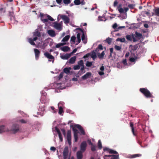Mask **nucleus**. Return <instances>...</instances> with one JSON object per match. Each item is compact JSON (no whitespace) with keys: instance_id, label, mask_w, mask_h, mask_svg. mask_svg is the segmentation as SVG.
<instances>
[{"instance_id":"nucleus-1","label":"nucleus","mask_w":159,"mask_h":159,"mask_svg":"<svg viewBox=\"0 0 159 159\" xmlns=\"http://www.w3.org/2000/svg\"><path fill=\"white\" fill-rule=\"evenodd\" d=\"M140 92L142 93L146 98H153L154 96L151 93L150 91L147 88H141L139 89Z\"/></svg>"},{"instance_id":"nucleus-2","label":"nucleus","mask_w":159,"mask_h":159,"mask_svg":"<svg viewBox=\"0 0 159 159\" xmlns=\"http://www.w3.org/2000/svg\"><path fill=\"white\" fill-rule=\"evenodd\" d=\"M66 139L69 145L71 144V134L70 130H68L67 132Z\"/></svg>"},{"instance_id":"nucleus-3","label":"nucleus","mask_w":159,"mask_h":159,"mask_svg":"<svg viewBox=\"0 0 159 159\" xmlns=\"http://www.w3.org/2000/svg\"><path fill=\"white\" fill-rule=\"evenodd\" d=\"M87 145V143L86 141H83L80 144V151L84 152L86 149Z\"/></svg>"},{"instance_id":"nucleus-4","label":"nucleus","mask_w":159,"mask_h":159,"mask_svg":"<svg viewBox=\"0 0 159 159\" xmlns=\"http://www.w3.org/2000/svg\"><path fill=\"white\" fill-rule=\"evenodd\" d=\"M126 39L129 41H131L132 39L134 42H135L138 41L137 39H136L134 37V35L132 34L131 35H127L126 36Z\"/></svg>"},{"instance_id":"nucleus-5","label":"nucleus","mask_w":159,"mask_h":159,"mask_svg":"<svg viewBox=\"0 0 159 159\" xmlns=\"http://www.w3.org/2000/svg\"><path fill=\"white\" fill-rule=\"evenodd\" d=\"M75 127H76L79 129L80 132V134L81 135H84L85 134V132L84 131L83 127L80 125L79 124H75Z\"/></svg>"},{"instance_id":"nucleus-6","label":"nucleus","mask_w":159,"mask_h":159,"mask_svg":"<svg viewBox=\"0 0 159 159\" xmlns=\"http://www.w3.org/2000/svg\"><path fill=\"white\" fill-rule=\"evenodd\" d=\"M68 148L67 147H66L65 148L63 152V156L64 159H67L68 154Z\"/></svg>"},{"instance_id":"nucleus-7","label":"nucleus","mask_w":159,"mask_h":159,"mask_svg":"<svg viewBox=\"0 0 159 159\" xmlns=\"http://www.w3.org/2000/svg\"><path fill=\"white\" fill-rule=\"evenodd\" d=\"M60 17L63 20L64 23L68 24L69 23L70 19L66 16L64 15H61Z\"/></svg>"},{"instance_id":"nucleus-8","label":"nucleus","mask_w":159,"mask_h":159,"mask_svg":"<svg viewBox=\"0 0 159 159\" xmlns=\"http://www.w3.org/2000/svg\"><path fill=\"white\" fill-rule=\"evenodd\" d=\"M11 131H13L14 133H16L19 130V125L17 124H14L12 126Z\"/></svg>"},{"instance_id":"nucleus-9","label":"nucleus","mask_w":159,"mask_h":159,"mask_svg":"<svg viewBox=\"0 0 159 159\" xmlns=\"http://www.w3.org/2000/svg\"><path fill=\"white\" fill-rule=\"evenodd\" d=\"M82 60H81L78 61L77 65H74L73 67L74 70H76L79 69L80 67V66L82 65L81 64Z\"/></svg>"},{"instance_id":"nucleus-10","label":"nucleus","mask_w":159,"mask_h":159,"mask_svg":"<svg viewBox=\"0 0 159 159\" xmlns=\"http://www.w3.org/2000/svg\"><path fill=\"white\" fill-rule=\"evenodd\" d=\"M34 51L35 53V59L36 60H37L39 57L40 52L38 49L36 48L34 49Z\"/></svg>"},{"instance_id":"nucleus-11","label":"nucleus","mask_w":159,"mask_h":159,"mask_svg":"<svg viewBox=\"0 0 159 159\" xmlns=\"http://www.w3.org/2000/svg\"><path fill=\"white\" fill-rule=\"evenodd\" d=\"M54 27L57 30H61L62 29L61 25L60 24L57 22H54Z\"/></svg>"},{"instance_id":"nucleus-12","label":"nucleus","mask_w":159,"mask_h":159,"mask_svg":"<svg viewBox=\"0 0 159 159\" xmlns=\"http://www.w3.org/2000/svg\"><path fill=\"white\" fill-rule=\"evenodd\" d=\"M138 47V44H136L134 45H130L129 46V48H130L131 52H134L135 51Z\"/></svg>"},{"instance_id":"nucleus-13","label":"nucleus","mask_w":159,"mask_h":159,"mask_svg":"<svg viewBox=\"0 0 159 159\" xmlns=\"http://www.w3.org/2000/svg\"><path fill=\"white\" fill-rule=\"evenodd\" d=\"M83 152L81 151H79L77 152L76 156L77 159H82L83 157Z\"/></svg>"},{"instance_id":"nucleus-14","label":"nucleus","mask_w":159,"mask_h":159,"mask_svg":"<svg viewBox=\"0 0 159 159\" xmlns=\"http://www.w3.org/2000/svg\"><path fill=\"white\" fill-rule=\"evenodd\" d=\"M91 75V73L90 72H87L85 75L82 76L81 78L83 80H85L90 78Z\"/></svg>"},{"instance_id":"nucleus-15","label":"nucleus","mask_w":159,"mask_h":159,"mask_svg":"<svg viewBox=\"0 0 159 159\" xmlns=\"http://www.w3.org/2000/svg\"><path fill=\"white\" fill-rule=\"evenodd\" d=\"M55 129L58 134L59 137L60 141L62 142L63 141V138L60 130L57 127H55Z\"/></svg>"},{"instance_id":"nucleus-16","label":"nucleus","mask_w":159,"mask_h":159,"mask_svg":"<svg viewBox=\"0 0 159 159\" xmlns=\"http://www.w3.org/2000/svg\"><path fill=\"white\" fill-rule=\"evenodd\" d=\"M135 37H136L138 40L140 39L143 38V36L142 34L139 33L137 31L135 32Z\"/></svg>"},{"instance_id":"nucleus-17","label":"nucleus","mask_w":159,"mask_h":159,"mask_svg":"<svg viewBox=\"0 0 159 159\" xmlns=\"http://www.w3.org/2000/svg\"><path fill=\"white\" fill-rule=\"evenodd\" d=\"M9 131L8 129L6 128L5 126H0V133L5 131Z\"/></svg>"},{"instance_id":"nucleus-18","label":"nucleus","mask_w":159,"mask_h":159,"mask_svg":"<svg viewBox=\"0 0 159 159\" xmlns=\"http://www.w3.org/2000/svg\"><path fill=\"white\" fill-rule=\"evenodd\" d=\"M81 64H82L81 66H80V67H81L80 68V70L78 74H79V73L81 72V73H84L85 72V71H84V70L85 69V68L84 67V63L83 61L82 60Z\"/></svg>"},{"instance_id":"nucleus-19","label":"nucleus","mask_w":159,"mask_h":159,"mask_svg":"<svg viewBox=\"0 0 159 159\" xmlns=\"http://www.w3.org/2000/svg\"><path fill=\"white\" fill-rule=\"evenodd\" d=\"M44 55L48 58L50 59H54V57L51 54L48 52H45L44 53Z\"/></svg>"},{"instance_id":"nucleus-20","label":"nucleus","mask_w":159,"mask_h":159,"mask_svg":"<svg viewBox=\"0 0 159 159\" xmlns=\"http://www.w3.org/2000/svg\"><path fill=\"white\" fill-rule=\"evenodd\" d=\"M76 60V57L74 56L71 57L68 61V63L69 64H73L75 63Z\"/></svg>"},{"instance_id":"nucleus-21","label":"nucleus","mask_w":159,"mask_h":159,"mask_svg":"<svg viewBox=\"0 0 159 159\" xmlns=\"http://www.w3.org/2000/svg\"><path fill=\"white\" fill-rule=\"evenodd\" d=\"M154 13H152V14L155 15L156 16L159 17V7L155 8L153 9Z\"/></svg>"},{"instance_id":"nucleus-22","label":"nucleus","mask_w":159,"mask_h":159,"mask_svg":"<svg viewBox=\"0 0 159 159\" xmlns=\"http://www.w3.org/2000/svg\"><path fill=\"white\" fill-rule=\"evenodd\" d=\"M71 56V54L66 53L64 55L61 56V58L63 59H67L70 57Z\"/></svg>"},{"instance_id":"nucleus-23","label":"nucleus","mask_w":159,"mask_h":159,"mask_svg":"<svg viewBox=\"0 0 159 159\" xmlns=\"http://www.w3.org/2000/svg\"><path fill=\"white\" fill-rule=\"evenodd\" d=\"M48 33L51 37H54L56 35L55 32L52 30H48Z\"/></svg>"},{"instance_id":"nucleus-24","label":"nucleus","mask_w":159,"mask_h":159,"mask_svg":"<svg viewBox=\"0 0 159 159\" xmlns=\"http://www.w3.org/2000/svg\"><path fill=\"white\" fill-rule=\"evenodd\" d=\"M98 57L100 59H103L105 54L104 51H102L101 53L97 52V53Z\"/></svg>"},{"instance_id":"nucleus-25","label":"nucleus","mask_w":159,"mask_h":159,"mask_svg":"<svg viewBox=\"0 0 159 159\" xmlns=\"http://www.w3.org/2000/svg\"><path fill=\"white\" fill-rule=\"evenodd\" d=\"M71 127H72V130L73 131L74 134H78V132L77 129H76L77 128V127H75V125H71L70 126Z\"/></svg>"},{"instance_id":"nucleus-26","label":"nucleus","mask_w":159,"mask_h":159,"mask_svg":"<svg viewBox=\"0 0 159 159\" xmlns=\"http://www.w3.org/2000/svg\"><path fill=\"white\" fill-rule=\"evenodd\" d=\"M70 48L67 46H65L61 48V50L64 52H68Z\"/></svg>"},{"instance_id":"nucleus-27","label":"nucleus","mask_w":159,"mask_h":159,"mask_svg":"<svg viewBox=\"0 0 159 159\" xmlns=\"http://www.w3.org/2000/svg\"><path fill=\"white\" fill-rule=\"evenodd\" d=\"M130 125L131 128L132 132L134 135H135V134L134 133V124L133 122H130Z\"/></svg>"},{"instance_id":"nucleus-28","label":"nucleus","mask_w":159,"mask_h":159,"mask_svg":"<svg viewBox=\"0 0 159 159\" xmlns=\"http://www.w3.org/2000/svg\"><path fill=\"white\" fill-rule=\"evenodd\" d=\"M9 16L10 17V19L11 20L15 19L14 15L13 12H9Z\"/></svg>"},{"instance_id":"nucleus-29","label":"nucleus","mask_w":159,"mask_h":159,"mask_svg":"<svg viewBox=\"0 0 159 159\" xmlns=\"http://www.w3.org/2000/svg\"><path fill=\"white\" fill-rule=\"evenodd\" d=\"M28 42L29 43L32 45H35V44L34 42V40H33V39L31 38H30L28 39Z\"/></svg>"},{"instance_id":"nucleus-30","label":"nucleus","mask_w":159,"mask_h":159,"mask_svg":"<svg viewBox=\"0 0 159 159\" xmlns=\"http://www.w3.org/2000/svg\"><path fill=\"white\" fill-rule=\"evenodd\" d=\"M70 36L69 35H67L65 36L62 39V42H66L69 39Z\"/></svg>"},{"instance_id":"nucleus-31","label":"nucleus","mask_w":159,"mask_h":159,"mask_svg":"<svg viewBox=\"0 0 159 159\" xmlns=\"http://www.w3.org/2000/svg\"><path fill=\"white\" fill-rule=\"evenodd\" d=\"M59 108V111L58 113L59 115H62L63 113V108L62 107H60Z\"/></svg>"},{"instance_id":"nucleus-32","label":"nucleus","mask_w":159,"mask_h":159,"mask_svg":"<svg viewBox=\"0 0 159 159\" xmlns=\"http://www.w3.org/2000/svg\"><path fill=\"white\" fill-rule=\"evenodd\" d=\"M91 57L93 58V60H94L95 58L97 57V56L96 54V52L94 51H93L92 52V54H91Z\"/></svg>"},{"instance_id":"nucleus-33","label":"nucleus","mask_w":159,"mask_h":159,"mask_svg":"<svg viewBox=\"0 0 159 159\" xmlns=\"http://www.w3.org/2000/svg\"><path fill=\"white\" fill-rule=\"evenodd\" d=\"M111 159H119V154H117L116 155H112V156Z\"/></svg>"},{"instance_id":"nucleus-34","label":"nucleus","mask_w":159,"mask_h":159,"mask_svg":"<svg viewBox=\"0 0 159 159\" xmlns=\"http://www.w3.org/2000/svg\"><path fill=\"white\" fill-rule=\"evenodd\" d=\"M116 41H120L121 42H125V39L124 38H118L116 39Z\"/></svg>"},{"instance_id":"nucleus-35","label":"nucleus","mask_w":159,"mask_h":159,"mask_svg":"<svg viewBox=\"0 0 159 159\" xmlns=\"http://www.w3.org/2000/svg\"><path fill=\"white\" fill-rule=\"evenodd\" d=\"M33 35L34 36L39 37L41 36V34L39 32L37 31L34 32Z\"/></svg>"},{"instance_id":"nucleus-36","label":"nucleus","mask_w":159,"mask_h":159,"mask_svg":"<svg viewBox=\"0 0 159 159\" xmlns=\"http://www.w3.org/2000/svg\"><path fill=\"white\" fill-rule=\"evenodd\" d=\"M141 155L140 154H136L131 155V158H134L136 157H138L141 156Z\"/></svg>"},{"instance_id":"nucleus-37","label":"nucleus","mask_w":159,"mask_h":159,"mask_svg":"<svg viewBox=\"0 0 159 159\" xmlns=\"http://www.w3.org/2000/svg\"><path fill=\"white\" fill-rule=\"evenodd\" d=\"M74 3L75 5H78L80 4L81 3H83V2H81L80 0H75L74 1Z\"/></svg>"},{"instance_id":"nucleus-38","label":"nucleus","mask_w":159,"mask_h":159,"mask_svg":"<svg viewBox=\"0 0 159 159\" xmlns=\"http://www.w3.org/2000/svg\"><path fill=\"white\" fill-rule=\"evenodd\" d=\"M77 42H78V43H80L81 41V39H80V33H78L77 34Z\"/></svg>"},{"instance_id":"nucleus-39","label":"nucleus","mask_w":159,"mask_h":159,"mask_svg":"<svg viewBox=\"0 0 159 159\" xmlns=\"http://www.w3.org/2000/svg\"><path fill=\"white\" fill-rule=\"evenodd\" d=\"M109 153L110 154H118V152L116 151L111 149H110Z\"/></svg>"},{"instance_id":"nucleus-40","label":"nucleus","mask_w":159,"mask_h":159,"mask_svg":"<svg viewBox=\"0 0 159 159\" xmlns=\"http://www.w3.org/2000/svg\"><path fill=\"white\" fill-rule=\"evenodd\" d=\"M92 65V62L87 61L86 63V66L87 67H91Z\"/></svg>"},{"instance_id":"nucleus-41","label":"nucleus","mask_w":159,"mask_h":159,"mask_svg":"<svg viewBox=\"0 0 159 159\" xmlns=\"http://www.w3.org/2000/svg\"><path fill=\"white\" fill-rule=\"evenodd\" d=\"M112 39L109 37H108L106 39V41L109 44H110L112 41Z\"/></svg>"},{"instance_id":"nucleus-42","label":"nucleus","mask_w":159,"mask_h":159,"mask_svg":"<svg viewBox=\"0 0 159 159\" xmlns=\"http://www.w3.org/2000/svg\"><path fill=\"white\" fill-rule=\"evenodd\" d=\"M96 145H92L91 146V150L93 152H94L96 151Z\"/></svg>"},{"instance_id":"nucleus-43","label":"nucleus","mask_w":159,"mask_h":159,"mask_svg":"<svg viewBox=\"0 0 159 159\" xmlns=\"http://www.w3.org/2000/svg\"><path fill=\"white\" fill-rule=\"evenodd\" d=\"M98 148L100 149H102V143H101V140H99L98 141Z\"/></svg>"},{"instance_id":"nucleus-44","label":"nucleus","mask_w":159,"mask_h":159,"mask_svg":"<svg viewBox=\"0 0 159 159\" xmlns=\"http://www.w3.org/2000/svg\"><path fill=\"white\" fill-rule=\"evenodd\" d=\"M63 71L64 72L67 74H68L70 72V71L68 70V68L67 67L65 68L64 69Z\"/></svg>"},{"instance_id":"nucleus-45","label":"nucleus","mask_w":159,"mask_h":159,"mask_svg":"<svg viewBox=\"0 0 159 159\" xmlns=\"http://www.w3.org/2000/svg\"><path fill=\"white\" fill-rule=\"evenodd\" d=\"M64 103L63 102H60L58 104V107H62L64 106Z\"/></svg>"},{"instance_id":"nucleus-46","label":"nucleus","mask_w":159,"mask_h":159,"mask_svg":"<svg viewBox=\"0 0 159 159\" xmlns=\"http://www.w3.org/2000/svg\"><path fill=\"white\" fill-rule=\"evenodd\" d=\"M74 137L75 142H76L77 141L78 139V134H74Z\"/></svg>"},{"instance_id":"nucleus-47","label":"nucleus","mask_w":159,"mask_h":159,"mask_svg":"<svg viewBox=\"0 0 159 159\" xmlns=\"http://www.w3.org/2000/svg\"><path fill=\"white\" fill-rule=\"evenodd\" d=\"M50 107L51 109L52 110V113H57L56 110L53 106L51 107Z\"/></svg>"},{"instance_id":"nucleus-48","label":"nucleus","mask_w":159,"mask_h":159,"mask_svg":"<svg viewBox=\"0 0 159 159\" xmlns=\"http://www.w3.org/2000/svg\"><path fill=\"white\" fill-rule=\"evenodd\" d=\"M75 39L76 37L75 36H72L71 38L70 41L75 43Z\"/></svg>"},{"instance_id":"nucleus-49","label":"nucleus","mask_w":159,"mask_h":159,"mask_svg":"<svg viewBox=\"0 0 159 159\" xmlns=\"http://www.w3.org/2000/svg\"><path fill=\"white\" fill-rule=\"evenodd\" d=\"M63 2L65 4H68L71 2L70 0H63Z\"/></svg>"},{"instance_id":"nucleus-50","label":"nucleus","mask_w":159,"mask_h":159,"mask_svg":"<svg viewBox=\"0 0 159 159\" xmlns=\"http://www.w3.org/2000/svg\"><path fill=\"white\" fill-rule=\"evenodd\" d=\"M47 17H48L47 19H48V20H49L50 21H53L54 20V19L49 15H47Z\"/></svg>"},{"instance_id":"nucleus-51","label":"nucleus","mask_w":159,"mask_h":159,"mask_svg":"<svg viewBox=\"0 0 159 159\" xmlns=\"http://www.w3.org/2000/svg\"><path fill=\"white\" fill-rule=\"evenodd\" d=\"M135 5L133 4H129L128 5V7L130 9H133L134 8Z\"/></svg>"},{"instance_id":"nucleus-52","label":"nucleus","mask_w":159,"mask_h":159,"mask_svg":"<svg viewBox=\"0 0 159 159\" xmlns=\"http://www.w3.org/2000/svg\"><path fill=\"white\" fill-rule=\"evenodd\" d=\"M115 48L117 50L120 51V50L121 49V47L119 46L116 45L115 46Z\"/></svg>"},{"instance_id":"nucleus-53","label":"nucleus","mask_w":159,"mask_h":159,"mask_svg":"<svg viewBox=\"0 0 159 159\" xmlns=\"http://www.w3.org/2000/svg\"><path fill=\"white\" fill-rule=\"evenodd\" d=\"M63 74H64V73L63 72H61L59 75V76L58 77V78L59 79H61V78H62L63 76Z\"/></svg>"},{"instance_id":"nucleus-54","label":"nucleus","mask_w":159,"mask_h":159,"mask_svg":"<svg viewBox=\"0 0 159 159\" xmlns=\"http://www.w3.org/2000/svg\"><path fill=\"white\" fill-rule=\"evenodd\" d=\"M91 55V54L90 53H89L86 54L85 55H84L83 57V58H86L89 57Z\"/></svg>"},{"instance_id":"nucleus-55","label":"nucleus","mask_w":159,"mask_h":159,"mask_svg":"<svg viewBox=\"0 0 159 159\" xmlns=\"http://www.w3.org/2000/svg\"><path fill=\"white\" fill-rule=\"evenodd\" d=\"M61 130L62 133L63 135L65 136L66 135V132L65 129H61Z\"/></svg>"},{"instance_id":"nucleus-56","label":"nucleus","mask_w":159,"mask_h":159,"mask_svg":"<svg viewBox=\"0 0 159 159\" xmlns=\"http://www.w3.org/2000/svg\"><path fill=\"white\" fill-rule=\"evenodd\" d=\"M136 58L137 57H136V58L133 57H131L129 58V61L131 62H134L135 61V59H136Z\"/></svg>"},{"instance_id":"nucleus-57","label":"nucleus","mask_w":159,"mask_h":159,"mask_svg":"<svg viewBox=\"0 0 159 159\" xmlns=\"http://www.w3.org/2000/svg\"><path fill=\"white\" fill-rule=\"evenodd\" d=\"M98 48L100 49L101 50H102L103 49V47L102 45L101 44H99L98 45Z\"/></svg>"},{"instance_id":"nucleus-58","label":"nucleus","mask_w":159,"mask_h":159,"mask_svg":"<svg viewBox=\"0 0 159 159\" xmlns=\"http://www.w3.org/2000/svg\"><path fill=\"white\" fill-rule=\"evenodd\" d=\"M103 151H107L108 152H109V151L110 150V149L109 148H103Z\"/></svg>"},{"instance_id":"nucleus-59","label":"nucleus","mask_w":159,"mask_h":159,"mask_svg":"<svg viewBox=\"0 0 159 159\" xmlns=\"http://www.w3.org/2000/svg\"><path fill=\"white\" fill-rule=\"evenodd\" d=\"M118 11L120 13H123L124 12V10L122 8H120L119 9Z\"/></svg>"},{"instance_id":"nucleus-60","label":"nucleus","mask_w":159,"mask_h":159,"mask_svg":"<svg viewBox=\"0 0 159 159\" xmlns=\"http://www.w3.org/2000/svg\"><path fill=\"white\" fill-rule=\"evenodd\" d=\"M19 121L22 123H26L27 122L24 119H21Z\"/></svg>"},{"instance_id":"nucleus-61","label":"nucleus","mask_w":159,"mask_h":159,"mask_svg":"<svg viewBox=\"0 0 159 159\" xmlns=\"http://www.w3.org/2000/svg\"><path fill=\"white\" fill-rule=\"evenodd\" d=\"M77 48H75L74 49L70 54H71V55L72 54H73V53H75L77 51Z\"/></svg>"},{"instance_id":"nucleus-62","label":"nucleus","mask_w":159,"mask_h":159,"mask_svg":"<svg viewBox=\"0 0 159 159\" xmlns=\"http://www.w3.org/2000/svg\"><path fill=\"white\" fill-rule=\"evenodd\" d=\"M117 27V25L116 23H115L112 26L113 29H115Z\"/></svg>"},{"instance_id":"nucleus-63","label":"nucleus","mask_w":159,"mask_h":159,"mask_svg":"<svg viewBox=\"0 0 159 159\" xmlns=\"http://www.w3.org/2000/svg\"><path fill=\"white\" fill-rule=\"evenodd\" d=\"M50 150L53 151H55L56 150V148L54 147H51L50 148Z\"/></svg>"},{"instance_id":"nucleus-64","label":"nucleus","mask_w":159,"mask_h":159,"mask_svg":"<svg viewBox=\"0 0 159 159\" xmlns=\"http://www.w3.org/2000/svg\"><path fill=\"white\" fill-rule=\"evenodd\" d=\"M88 142L89 143V144L90 145H91V146L93 145V144L92 143L90 140H88Z\"/></svg>"}]
</instances>
